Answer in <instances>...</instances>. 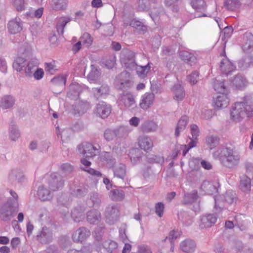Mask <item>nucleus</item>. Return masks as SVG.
Returning a JSON list of instances; mask_svg holds the SVG:
<instances>
[{
  "label": "nucleus",
  "instance_id": "1",
  "mask_svg": "<svg viewBox=\"0 0 253 253\" xmlns=\"http://www.w3.org/2000/svg\"><path fill=\"white\" fill-rule=\"evenodd\" d=\"M253 116V102L249 97H245L243 101L236 102L230 110L231 119L236 122L241 121L245 117Z\"/></svg>",
  "mask_w": 253,
  "mask_h": 253
},
{
  "label": "nucleus",
  "instance_id": "2",
  "mask_svg": "<svg viewBox=\"0 0 253 253\" xmlns=\"http://www.w3.org/2000/svg\"><path fill=\"white\" fill-rule=\"evenodd\" d=\"M219 160L222 166L232 169L239 165L240 155L234 147L226 145L221 150Z\"/></svg>",
  "mask_w": 253,
  "mask_h": 253
},
{
  "label": "nucleus",
  "instance_id": "3",
  "mask_svg": "<svg viewBox=\"0 0 253 253\" xmlns=\"http://www.w3.org/2000/svg\"><path fill=\"white\" fill-rule=\"evenodd\" d=\"M214 211L215 213H219L228 205H235L237 201L236 193L233 191L228 190L225 193L214 199Z\"/></svg>",
  "mask_w": 253,
  "mask_h": 253
},
{
  "label": "nucleus",
  "instance_id": "4",
  "mask_svg": "<svg viewBox=\"0 0 253 253\" xmlns=\"http://www.w3.org/2000/svg\"><path fill=\"white\" fill-rule=\"evenodd\" d=\"M18 211V203L16 200H8L0 208V219L9 222Z\"/></svg>",
  "mask_w": 253,
  "mask_h": 253
},
{
  "label": "nucleus",
  "instance_id": "5",
  "mask_svg": "<svg viewBox=\"0 0 253 253\" xmlns=\"http://www.w3.org/2000/svg\"><path fill=\"white\" fill-rule=\"evenodd\" d=\"M120 62L126 68L133 69L136 65L135 53L127 49L124 48L120 53Z\"/></svg>",
  "mask_w": 253,
  "mask_h": 253
},
{
  "label": "nucleus",
  "instance_id": "6",
  "mask_svg": "<svg viewBox=\"0 0 253 253\" xmlns=\"http://www.w3.org/2000/svg\"><path fill=\"white\" fill-rule=\"evenodd\" d=\"M79 153L85 158H92L99 153L96 147L88 142H83L78 146Z\"/></svg>",
  "mask_w": 253,
  "mask_h": 253
},
{
  "label": "nucleus",
  "instance_id": "7",
  "mask_svg": "<svg viewBox=\"0 0 253 253\" xmlns=\"http://www.w3.org/2000/svg\"><path fill=\"white\" fill-rule=\"evenodd\" d=\"M48 182L49 188L54 191L62 188L64 184V180L61 175L55 172L50 175Z\"/></svg>",
  "mask_w": 253,
  "mask_h": 253
},
{
  "label": "nucleus",
  "instance_id": "8",
  "mask_svg": "<svg viewBox=\"0 0 253 253\" xmlns=\"http://www.w3.org/2000/svg\"><path fill=\"white\" fill-rule=\"evenodd\" d=\"M119 211L117 206L109 205L106 209L105 216L106 221L110 225L113 224L118 218Z\"/></svg>",
  "mask_w": 253,
  "mask_h": 253
},
{
  "label": "nucleus",
  "instance_id": "9",
  "mask_svg": "<svg viewBox=\"0 0 253 253\" xmlns=\"http://www.w3.org/2000/svg\"><path fill=\"white\" fill-rule=\"evenodd\" d=\"M217 218L214 213L203 215L201 216L199 226L202 229L210 227L215 223Z\"/></svg>",
  "mask_w": 253,
  "mask_h": 253
},
{
  "label": "nucleus",
  "instance_id": "10",
  "mask_svg": "<svg viewBox=\"0 0 253 253\" xmlns=\"http://www.w3.org/2000/svg\"><path fill=\"white\" fill-rule=\"evenodd\" d=\"M96 114L102 119L107 118L111 112V106L106 102L102 101L96 105L95 109Z\"/></svg>",
  "mask_w": 253,
  "mask_h": 253
},
{
  "label": "nucleus",
  "instance_id": "11",
  "mask_svg": "<svg viewBox=\"0 0 253 253\" xmlns=\"http://www.w3.org/2000/svg\"><path fill=\"white\" fill-rule=\"evenodd\" d=\"M83 89L82 86L78 83H73L69 85L67 96L71 99L76 100L78 99Z\"/></svg>",
  "mask_w": 253,
  "mask_h": 253
},
{
  "label": "nucleus",
  "instance_id": "12",
  "mask_svg": "<svg viewBox=\"0 0 253 253\" xmlns=\"http://www.w3.org/2000/svg\"><path fill=\"white\" fill-rule=\"evenodd\" d=\"M235 69L236 66L226 57L223 58L220 62L219 70L223 75L228 76Z\"/></svg>",
  "mask_w": 253,
  "mask_h": 253
},
{
  "label": "nucleus",
  "instance_id": "13",
  "mask_svg": "<svg viewBox=\"0 0 253 253\" xmlns=\"http://www.w3.org/2000/svg\"><path fill=\"white\" fill-rule=\"evenodd\" d=\"M52 233L46 227H42L37 235V240L42 244H47L52 240Z\"/></svg>",
  "mask_w": 253,
  "mask_h": 253
},
{
  "label": "nucleus",
  "instance_id": "14",
  "mask_svg": "<svg viewBox=\"0 0 253 253\" xmlns=\"http://www.w3.org/2000/svg\"><path fill=\"white\" fill-rule=\"evenodd\" d=\"M125 130V128L123 126H120L114 129L108 128L104 131V137L107 141H110L117 136H122V133Z\"/></svg>",
  "mask_w": 253,
  "mask_h": 253
},
{
  "label": "nucleus",
  "instance_id": "15",
  "mask_svg": "<svg viewBox=\"0 0 253 253\" xmlns=\"http://www.w3.org/2000/svg\"><path fill=\"white\" fill-rule=\"evenodd\" d=\"M120 102L126 108H133L135 101L133 95L128 91H124L120 97Z\"/></svg>",
  "mask_w": 253,
  "mask_h": 253
},
{
  "label": "nucleus",
  "instance_id": "16",
  "mask_svg": "<svg viewBox=\"0 0 253 253\" xmlns=\"http://www.w3.org/2000/svg\"><path fill=\"white\" fill-rule=\"evenodd\" d=\"M233 86L236 88L242 90L248 84V81L246 78L242 74L236 75L233 79L231 80Z\"/></svg>",
  "mask_w": 253,
  "mask_h": 253
},
{
  "label": "nucleus",
  "instance_id": "17",
  "mask_svg": "<svg viewBox=\"0 0 253 253\" xmlns=\"http://www.w3.org/2000/svg\"><path fill=\"white\" fill-rule=\"evenodd\" d=\"M90 235V232L85 227L80 228L73 235L72 239L75 242H82Z\"/></svg>",
  "mask_w": 253,
  "mask_h": 253
},
{
  "label": "nucleus",
  "instance_id": "18",
  "mask_svg": "<svg viewBox=\"0 0 253 253\" xmlns=\"http://www.w3.org/2000/svg\"><path fill=\"white\" fill-rule=\"evenodd\" d=\"M154 97L155 95L153 93L147 92L145 93L141 97L139 104L140 107L144 110L149 108L153 103Z\"/></svg>",
  "mask_w": 253,
  "mask_h": 253
},
{
  "label": "nucleus",
  "instance_id": "19",
  "mask_svg": "<svg viewBox=\"0 0 253 253\" xmlns=\"http://www.w3.org/2000/svg\"><path fill=\"white\" fill-rule=\"evenodd\" d=\"M196 247V245L194 241L191 239H187L183 241L180 245V249L185 253H192Z\"/></svg>",
  "mask_w": 253,
  "mask_h": 253
},
{
  "label": "nucleus",
  "instance_id": "20",
  "mask_svg": "<svg viewBox=\"0 0 253 253\" xmlns=\"http://www.w3.org/2000/svg\"><path fill=\"white\" fill-rule=\"evenodd\" d=\"M230 99L226 93H221L214 99L215 107L219 109L226 107Z\"/></svg>",
  "mask_w": 253,
  "mask_h": 253
},
{
  "label": "nucleus",
  "instance_id": "21",
  "mask_svg": "<svg viewBox=\"0 0 253 253\" xmlns=\"http://www.w3.org/2000/svg\"><path fill=\"white\" fill-rule=\"evenodd\" d=\"M94 96L97 99L108 95L110 91L109 86L107 84H103L98 87H94L91 90Z\"/></svg>",
  "mask_w": 253,
  "mask_h": 253
},
{
  "label": "nucleus",
  "instance_id": "22",
  "mask_svg": "<svg viewBox=\"0 0 253 253\" xmlns=\"http://www.w3.org/2000/svg\"><path fill=\"white\" fill-rule=\"evenodd\" d=\"M9 180L11 182H18L21 183L25 179L23 173L17 169H12L9 174Z\"/></svg>",
  "mask_w": 253,
  "mask_h": 253
},
{
  "label": "nucleus",
  "instance_id": "23",
  "mask_svg": "<svg viewBox=\"0 0 253 253\" xmlns=\"http://www.w3.org/2000/svg\"><path fill=\"white\" fill-rule=\"evenodd\" d=\"M9 32L12 34H15L22 29L21 21L20 18H16L10 20L8 24Z\"/></svg>",
  "mask_w": 253,
  "mask_h": 253
},
{
  "label": "nucleus",
  "instance_id": "24",
  "mask_svg": "<svg viewBox=\"0 0 253 253\" xmlns=\"http://www.w3.org/2000/svg\"><path fill=\"white\" fill-rule=\"evenodd\" d=\"M14 98L10 95L3 96L0 100V107L2 109H8L12 108L15 104Z\"/></svg>",
  "mask_w": 253,
  "mask_h": 253
},
{
  "label": "nucleus",
  "instance_id": "25",
  "mask_svg": "<svg viewBox=\"0 0 253 253\" xmlns=\"http://www.w3.org/2000/svg\"><path fill=\"white\" fill-rule=\"evenodd\" d=\"M173 99L177 101H181L185 96V92L183 87L179 84H174L172 88Z\"/></svg>",
  "mask_w": 253,
  "mask_h": 253
},
{
  "label": "nucleus",
  "instance_id": "26",
  "mask_svg": "<svg viewBox=\"0 0 253 253\" xmlns=\"http://www.w3.org/2000/svg\"><path fill=\"white\" fill-rule=\"evenodd\" d=\"M37 195L41 201H48L52 199V194L47 188L43 185L39 186Z\"/></svg>",
  "mask_w": 253,
  "mask_h": 253
},
{
  "label": "nucleus",
  "instance_id": "27",
  "mask_svg": "<svg viewBox=\"0 0 253 253\" xmlns=\"http://www.w3.org/2000/svg\"><path fill=\"white\" fill-rule=\"evenodd\" d=\"M71 20L72 18L69 16H62L58 19L56 28L59 35H63L64 27Z\"/></svg>",
  "mask_w": 253,
  "mask_h": 253
},
{
  "label": "nucleus",
  "instance_id": "28",
  "mask_svg": "<svg viewBox=\"0 0 253 253\" xmlns=\"http://www.w3.org/2000/svg\"><path fill=\"white\" fill-rule=\"evenodd\" d=\"M86 219L90 224H96L101 219V214L97 210H91L87 212Z\"/></svg>",
  "mask_w": 253,
  "mask_h": 253
},
{
  "label": "nucleus",
  "instance_id": "29",
  "mask_svg": "<svg viewBox=\"0 0 253 253\" xmlns=\"http://www.w3.org/2000/svg\"><path fill=\"white\" fill-rule=\"evenodd\" d=\"M193 216L187 211H181L178 213V219L185 226L191 225L193 223Z\"/></svg>",
  "mask_w": 253,
  "mask_h": 253
},
{
  "label": "nucleus",
  "instance_id": "30",
  "mask_svg": "<svg viewBox=\"0 0 253 253\" xmlns=\"http://www.w3.org/2000/svg\"><path fill=\"white\" fill-rule=\"evenodd\" d=\"M138 144L139 147L144 150H149L153 146V143L151 139L145 135L139 137Z\"/></svg>",
  "mask_w": 253,
  "mask_h": 253
},
{
  "label": "nucleus",
  "instance_id": "31",
  "mask_svg": "<svg viewBox=\"0 0 253 253\" xmlns=\"http://www.w3.org/2000/svg\"><path fill=\"white\" fill-rule=\"evenodd\" d=\"M101 161L106 163L109 167H113L116 163V159L110 152H103L99 156Z\"/></svg>",
  "mask_w": 253,
  "mask_h": 253
},
{
  "label": "nucleus",
  "instance_id": "32",
  "mask_svg": "<svg viewBox=\"0 0 253 253\" xmlns=\"http://www.w3.org/2000/svg\"><path fill=\"white\" fill-rule=\"evenodd\" d=\"M179 56L181 60L191 66L195 64L196 62V56L187 51H180Z\"/></svg>",
  "mask_w": 253,
  "mask_h": 253
},
{
  "label": "nucleus",
  "instance_id": "33",
  "mask_svg": "<svg viewBox=\"0 0 253 253\" xmlns=\"http://www.w3.org/2000/svg\"><path fill=\"white\" fill-rule=\"evenodd\" d=\"M158 127V125L155 122L147 121L141 125L140 128L143 132L149 133L156 131Z\"/></svg>",
  "mask_w": 253,
  "mask_h": 253
},
{
  "label": "nucleus",
  "instance_id": "34",
  "mask_svg": "<svg viewBox=\"0 0 253 253\" xmlns=\"http://www.w3.org/2000/svg\"><path fill=\"white\" fill-rule=\"evenodd\" d=\"M38 66V62L37 60H31L27 63L24 69L26 76L31 77Z\"/></svg>",
  "mask_w": 253,
  "mask_h": 253
},
{
  "label": "nucleus",
  "instance_id": "35",
  "mask_svg": "<svg viewBox=\"0 0 253 253\" xmlns=\"http://www.w3.org/2000/svg\"><path fill=\"white\" fill-rule=\"evenodd\" d=\"M102 246L107 253H118V244L115 241L106 240L103 243Z\"/></svg>",
  "mask_w": 253,
  "mask_h": 253
},
{
  "label": "nucleus",
  "instance_id": "36",
  "mask_svg": "<svg viewBox=\"0 0 253 253\" xmlns=\"http://www.w3.org/2000/svg\"><path fill=\"white\" fill-rule=\"evenodd\" d=\"M73 108L76 114L82 115L88 109V104L86 102L78 101L73 105Z\"/></svg>",
  "mask_w": 253,
  "mask_h": 253
},
{
  "label": "nucleus",
  "instance_id": "37",
  "mask_svg": "<svg viewBox=\"0 0 253 253\" xmlns=\"http://www.w3.org/2000/svg\"><path fill=\"white\" fill-rule=\"evenodd\" d=\"M200 190L205 194L211 195L216 191V188L210 181L204 180L201 185Z\"/></svg>",
  "mask_w": 253,
  "mask_h": 253
},
{
  "label": "nucleus",
  "instance_id": "38",
  "mask_svg": "<svg viewBox=\"0 0 253 253\" xmlns=\"http://www.w3.org/2000/svg\"><path fill=\"white\" fill-rule=\"evenodd\" d=\"M27 63V62L25 58L18 57L14 60L12 66L14 70L20 72L24 70Z\"/></svg>",
  "mask_w": 253,
  "mask_h": 253
},
{
  "label": "nucleus",
  "instance_id": "39",
  "mask_svg": "<svg viewBox=\"0 0 253 253\" xmlns=\"http://www.w3.org/2000/svg\"><path fill=\"white\" fill-rule=\"evenodd\" d=\"M240 188L244 192H248L251 188V180L247 175H243L240 180Z\"/></svg>",
  "mask_w": 253,
  "mask_h": 253
},
{
  "label": "nucleus",
  "instance_id": "40",
  "mask_svg": "<svg viewBox=\"0 0 253 253\" xmlns=\"http://www.w3.org/2000/svg\"><path fill=\"white\" fill-rule=\"evenodd\" d=\"M199 196L196 190L184 194L183 202L184 204H190L196 202Z\"/></svg>",
  "mask_w": 253,
  "mask_h": 253
},
{
  "label": "nucleus",
  "instance_id": "41",
  "mask_svg": "<svg viewBox=\"0 0 253 253\" xmlns=\"http://www.w3.org/2000/svg\"><path fill=\"white\" fill-rule=\"evenodd\" d=\"M126 174V167L125 165L120 164L114 169L115 177L123 180Z\"/></svg>",
  "mask_w": 253,
  "mask_h": 253
},
{
  "label": "nucleus",
  "instance_id": "42",
  "mask_svg": "<svg viewBox=\"0 0 253 253\" xmlns=\"http://www.w3.org/2000/svg\"><path fill=\"white\" fill-rule=\"evenodd\" d=\"M188 123V117L186 116H183L181 119L179 120L177 126L175 129V135L178 136L180 134V132L183 131Z\"/></svg>",
  "mask_w": 253,
  "mask_h": 253
},
{
  "label": "nucleus",
  "instance_id": "43",
  "mask_svg": "<svg viewBox=\"0 0 253 253\" xmlns=\"http://www.w3.org/2000/svg\"><path fill=\"white\" fill-rule=\"evenodd\" d=\"M129 25L136 29L139 34H144L147 31V27L139 20H132L129 23Z\"/></svg>",
  "mask_w": 253,
  "mask_h": 253
},
{
  "label": "nucleus",
  "instance_id": "44",
  "mask_svg": "<svg viewBox=\"0 0 253 253\" xmlns=\"http://www.w3.org/2000/svg\"><path fill=\"white\" fill-rule=\"evenodd\" d=\"M212 85L214 89L218 93L221 94L226 93L227 91V89L223 81L215 79L213 82Z\"/></svg>",
  "mask_w": 253,
  "mask_h": 253
},
{
  "label": "nucleus",
  "instance_id": "45",
  "mask_svg": "<svg viewBox=\"0 0 253 253\" xmlns=\"http://www.w3.org/2000/svg\"><path fill=\"white\" fill-rule=\"evenodd\" d=\"M253 63V57L248 55L244 57L238 62V67L242 70H244L249 67Z\"/></svg>",
  "mask_w": 253,
  "mask_h": 253
},
{
  "label": "nucleus",
  "instance_id": "46",
  "mask_svg": "<svg viewBox=\"0 0 253 253\" xmlns=\"http://www.w3.org/2000/svg\"><path fill=\"white\" fill-rule=\"evenodd\" d=\"M190 3L192 7L197 12L205 11L207 7L204 0H193Z\"/></svg>",
  "mask_w": 253,
  "mask_h": 253
},
{
  "label": "nucleus",
  "instance_id": "47",
  "mask_svg": "<svg viewBox=\"0 0 253 253\" xmlns=\"http://www.w3.org/2000/svg\"><path fill=\"white\" fill-rule=\"evenodd\" d=\"M109 197L115 201L122 200L125 197V192L123 190L113 189L109 192Z\"/></svg>",
  "mask_w": 253,
  "mask_h": 253
},
{
  "label": "nucleus",
  "instance_id": "48",
  "mask_svg": "<svg viewBox=\"0 0 253 253\" xmlns=\"http://www.w3.org/2000/svg\"><path fill=\"white\" fill-rule=\"evenodd\" d=\"M219 139L215 135H209L206 138V143L211 150L216 147L219 144Z\"/></svg>",
  "mask_w": 253,
  "mask_h": 253
},
{
  "label": "nucleus",
  "instance_id": "49",
  "mask_svg": "<svg viewBox=\"0 0 253 253\" xmlns=\"http://www.w3.org/2000/svg\"><path fill=\"white\" fill-rule=\"evenodd\" d=\"M141 160V152L138 149H132L130 152V160L133 165L139 163Z\"/></svg>",
  "mask_w": 253,
  "mask_h": 253
},
{
  "label": "nucleus",
  "instance_id": "50",
  "mask_svg": "<svg viewBox=\"0 0 253 253\" xmlns=\"http://www.w3.org/2000/svg\"><path fill=\"white\" fill-rule=\"evenodd\" d=\"M151 63H148L144 66H139L136 69V73L139 77L141 79L145 78L151 69Z\"/></svg>",
  "mask_w": 253,
  "mask_h": 253
},
{
  "label": "nucleus",
  "instance_id": "51",
  "mask_svg": "<svg viewBox=\"0 0 253 253\" xmlns=\"http://www.w3.org/2000/svg\"><path fill=\"white\" fill-rule=\"evenodd\" d=\"M224 5L228 10L233 11L239 7L240 2L239 0H226Z\"/></svg>",
  "mask_w": 253,
  "mask_h": 253
},
{
  "label": "nucleus",
  "instance_id": "52",
  "mask_svg": "<svg viewBox=\"0 0 253 253\" xmlns=\"http://www.w3.org/2000/svg\"><path fill=\"white\" fill-rule=\"evenodd\" d=\"M181 234V232L178 230H173L171 231L166 240H169L171 244V248L173 247V242L175 240L179 238Z\"/></svg>",
  "mask_w": 253,
  "mask_h": 253
},
{
  "label": "nucleus",
  "instance_id": "53",
  "mask_svg": "<svg viewBox=\"0 0 253 253\" xmlns=\"http://www.w3.org/2000/svg\"><path fill=\"white\" fill-rule=\"evenodd\" d=\"M137 10L140 11H146L149 10L151 6L150 3L147 0H138L137 1Z\"/></svg>",
  "mask_w": 253,
  "mask_h": 253
},
{
  "label": "nucleus",
  "instance_id": "54",
  "mask_svg": "<svg viewBox=\"0 0 253 253\" xmlns=\"http://www.w3.org/2000/svg\"><path fill=\"white\" fill-rule=\"evenodd\" d=\"M100 75V72L99 69L93 65H91V71L88 74L87 77L91 81L96 80Z\"/></svg>",
  "mask_w": 253,
  "mask_h": 253
},
{
  "label": "nucleus",
  "instance_id": "55",
  "mask_svg": "<svg viewBox=\"0 0 253 253\" xmlns=\"http://www.w3.org/2000/svg\"><path fill=\"white\" fill-rule=\"evenodd\" d=\"M9 137L13 141H15L20 137V133L16 126L11 125L9 128Z\"/></svg>",
  "mask_w": 253,
  "mask_h": 253
},
{
  "label": "nucleus",
  "instance_id": "56",
  "mask_svg": "<svg viewBox=\"0 0 253 253\" xmlns=\"http://www.w3.org/2000/svg\"><path fill=\"white\" fill-rule=\"evenodd\" d=\"M147 161L149 163L163 164L164 162L163 157L153 154H148L146 156Z\"/></svg>",
  "mask_w": 253,
  "mask_h": 253
},
{
  "label": "nucleus",
  "instance_id": "57",
  "mask_svg": "<svg viewBox=\"0 0 253 253\" xmlns=\"http://www.w3.org/2000/svg\"><path fill=\"white\" fill-rule=\"evenodd\" d=\"M243 40L245 46L250 48L253 46V35L250 32H246L243 35Z\"/></svg>",
  "mask_w": 253,
  "mask_h": 253
},
{
  "label": "nucleus",
  "instance_id": "58",
  "mask_svg": "<svg viewBox=\"0 0 253 253\" xmlns=\"http://www.w3.org/2000/svg\"><path fill=\"white\" fill-rule=\"evenodd\" d=\"M66 82V77L63 75H59L53 78L51 82L56 85H59L62 87L64 86Z\"/></svg>",
  "mask_w": 253,
  "mask_h": 253
},
{
  "label": "nucleus",
  "instance_id": "59",
  "mask_svg": "<svg viewBox=\"0 0 253 253\" xmlns=\"http://www.w3.org/2000/svg\"><path fill=\"white\" fill-rule=\"evenodd\" d=\"M81 43L85 45L86 47L89 46L92 43L93 40L90 34L87 33H84L81 38Z\"/></svg>",
  "mask_w": 253,
  "mask_h": 253
},
{
  "label": "nucleus",
  "instance_id": "60",
  "mask_svg": "<svg viewBox=\"0 0 253 253\" xmlns=\"http://www.w3.org/2000/svg\"><path fill=\"white\" fill-rule=\"evenodd\" d=\"M67 6L66 0H53V6L56 10L64 9Z\"/></svg>",
  "mask_w": 253,
  "mask_h": 253
},
{
  "label": "nucleus",
  "instance_id": "61",
  "mask_svg": "<svg viewBox=\"0 0 253 253\" xmlns=\"http://www.w3.org/2000/svg\"><path fill=\"white\" fill-rule=\"evenodd\" d=\"M71 216L75 222H78L83 217V212L81 209L79 210L76 208L72 211Z\"/></svg>",
  "mask_w": 253,
  "mask_h": 253
},
{
  "label": "nucleus",
  "instance_id": "62",
  "mask_svg": "<svg viewBox=\"0 0 253 253\" xmlns=\"http://www.w3.org/2000/svg\"><path fill=\"white\" fill-rule=\"evenodd\" d=\"M87 193V189L85 188L77 187L71 192L72 195L77 197L84 196Z\"/></svg>",
  "mask_w": 253,
  "mask_h": 253
},
{
  "label": "nucleus",
  "instance_id": "63",
  "mask_svg": "<svg viewBox=\"0 0 253 253\" xmlns=\"http://www.w3.org/2000/svg\"><path fill=\"white\" fill-rule=\"evenodd\" d=\"M90 199L92 201L93 206L96 207L99 206L101 202V198L97 193H90Z\"/></svg>",
  "mask_w": 253,
  "mask_h": 253
},
{
  "label": "nucleus",
  "instance_id": "64",
  "mask_svg": "<svg viewBox=\"0 0 253 253\" xmlns=\"http://www.w3.org/2000/svg\"><path fill=\"white\" fill-rule=\"evenodd\" d=\"M155 212L160 217H161L164 214L165 205L162 202H159L156 204L155 206Z\"/></svg>",
  "mask_w": 253,
  "mask_h": 253
}]
</instances>
